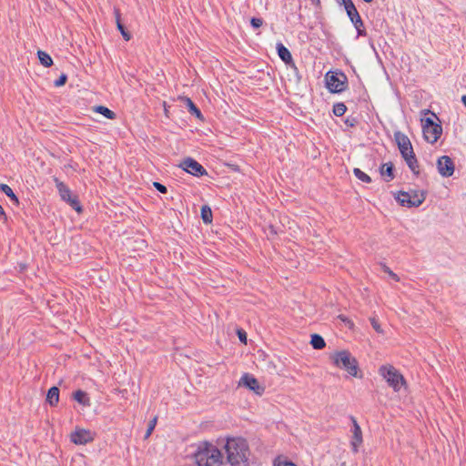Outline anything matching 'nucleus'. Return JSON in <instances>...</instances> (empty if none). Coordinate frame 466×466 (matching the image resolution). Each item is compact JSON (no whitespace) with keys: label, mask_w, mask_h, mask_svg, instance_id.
<instances>
[{"label":"nucleus","mask_w":466,"mask_h":466,"mask_svg":"<svg viewBox=\"0 0 466 466\" xmlns=\"http://www.w3.org/2000/svg\"><path fill=\"white\" fill-rule=\"evenodd\" d=\"M370 321H371V324H372V327L374 328V329L379 330V324H378L377 320L375 319V318H371Z\"/></svg>","instance_id":"obj_37"},{"label":"nucleus","mask_w":466,"mask_h":466,"mask_svg":"<svg viewBox=\"0 0 466 466\" xmlns=\"http://www.w3.org/2000/svg\"><path fill=\"white\" fill-rule=\"evenodd\" d=\"M277 50L279 56L281 58L282 61H284L287 64L292 61V56L290 52L281 43L277 44Z\"/></svg>","instance_id":"obj_21"},{"label":"nucleus","mask_w":466,"mask_h":466,"mask_svg":"<svg viewBox=\"0 0 466 466\" xmlns=\"http://www.w3.org/2000/svg\"><path fill=\"white\" fill-rule=\"evenodd\" d=\"M346 9L347 15L350 18L351 22L354 24L356 28H359L360 25H362L361 18L351 0H348L347 2L342 4Z\"/></svg>","instance_id":"obj_15"},{"label":"nucleus","mask_w":466,"mask_h":466,"mask_svg":"<svg viewBox=\"0 0 466 466\" xmlns=\"http://www.w3.org/2000/svg\"><path fill=\"white\" fill-rule=\"evenodd\" d=\"M397 202L402 206L407 208H418L420 207L426 198V193L424 191H399L397 196L395 197Z\"/></svg>","instance_id":"obj_6"},{"label":"nucleus","mask_w":466,"mask_h":466,"mask_svg":"<svg viewBox=\"0 0 466 466\" xmlns=\"http://www.w3.org/2000/svg\"><path fill=\"white\" fill-rule=\"evenodd\" d=\"M250 24L254 28H259L263 25V20L261 18L252 17Z\"/></svg>","instance_id":"obj_34"},{"label":"nucleus","mask_w":466,"mask_h":466,"mask_svg":"<svg viewBox=\"0 0 466 466\" xmlns=\"http://www.w3.org/2000/svg\"><path fill=\"white\" fill-rule=\"evenodd\" d=\"M347 110L346 106L343 103H337L333 106V113L335 116H341Z\"/></svg>","instance_id":"obj_29"},{"label":"nucleus","mask_w":466,"mask_h":466,"mask_svg":"<svg viewBox=\"0 0 466 466\" xmlns=\"http://www.w3.org/2000/svg\"><path fill=\"white\" fill-rule=\"evenodd\" d=\"M330 359L336 367L345 370L352 377H357V360L352 357V355L349 351L341 350L334 352L330 356Z\"/></svg>","instance_id":"obj_4"},{"label":"nucleus","mask_w":466,"mask_h":466,"mask_svg":"<svg viewBox=\"0 0 466 466\" xmlns=\"http://www.w3.org/2000/svg\"><path fill=\"white\" fill-rule=\"evenodd\" d=\"M437 168L441 176L450 177L454 173L455 165L451 157L444 155L438 158Z\"/></svg>","instance_id":"obj_10"},{"label":"nucleus","mask_w":466,"mask_h":466,"mask_svg":"<svg viewBox=\"0 0 466 466\" xmlns=\"http://www.w3.org/2000/svg\"><path fill=\"white\" fill-rule=\"evenodd\" d=\"M380 270L386 273L389 279L394 282L400 281V277L394 273L387 265L380 262Z\"/></svg>","instance_id":"obj_27"},{"label":"nucleus","mask_w":466,"mask_h":466,"mask_svg":"<svg viewBox=\"0 0 466 466\" xmlns=\"http://www.w3.org/2000/svg\"><path fill=\"white\" fill-rule=\"evenodd\" d=\"M350 420L352 421V429H351L352 439H351L350 443H351L353 451L357 452L359 447L362 443V432H361L360 427L358 424L356 419L354 417H351Z\"/></svg>","instance_id":"obj_14"},{"label":"nucleus","mask_w":466,"mask_h":466,"mask_svg":"<svg viewBox=\"0 0 466 466\" xmlns=\"http://www.w3.org/2000/svg\"><path fill=\"white\" fill-rule=\"evenodd\" d=\"M54 180L61 198L64 201H66L77 213H81L82 207L77 197L72 194L69 187L64 182L59 181L57 178H55Z\"/></svg>","instance_id":"obj_8"},{"label":"nucleus","mask_w":466,"mask_h":466,"mask_svg":"<svg viewBox=\"0 0 466 466\" xmlns=\"http://www.w3.org/2000/svg\"><path fill=\"white\" fill-rule=\"evenodd\" d=\"M239 385L249 389L250 390L254 391L258 395H262L264 392V387H262L259 384V382L254 376H252L248 373L244 374L240 378Z\"/></svg>","instance_id":"obj_13"},{"label":"nucleus","mask_w":466,"mask_h":466,"mask_svg":"<svg viewBox=\"0 0 466 466\" xmlns=\"http://www.w3.org/2000/svg\"><path fill=\"white\" fill-rule=\"evenodd\" d=\"M73 399L77 401L79 404L88 407L90 406V399L86 392L84 390H78L74 392Z\"/></svg>","instance_id":"obj_19"},{"label":"nucleus","mask_w":466,"mask_h":466,"mask_svg":"<svg viewBox=\"0 0 466 466\" xmlns=\"http://www.w3.org/2000/svg\"><path fill=\"white\" fill-rule=\"evenodd\" d=\"M422 133L424 139L430 143H436L442 134V126L436 123L431 117L421 119Z\"/></svg>","instance_id":"obj_7"},{"label":"nucleus","mask_w":466,"mask_h":466,"mask_svg":"<svg viewBox=\"0 0 466 466\" xmlns=\"http://www.w3.org/2000/svg\"><path fill=\"white\" fill-rule=\"evenodd\" d=\"M157 418L155 417L149 421L147 430L145 434L146 439H147L152 434V432L157 425Z\"/></svg>","instance_id":"obj_31"},{"label":"nucleus","mask_w":466,"mask_h":466,"mask_svg":"<svg viewBox=\"0 0 466 466\" xmlns=\"http://www.w3.org/2000/svg\"><path fill=\"white\" fill-rule=\"evenodd\" d=\"M179 99L185 104V106L187 107L188 111L192 115H195L199 119L202 118V114L200 110L196 106V105L189 97L180 96Z\"/></svg>","instance_id":"obj_18"},{"label":"nucleus","mask_w":466,"mask_h":466,"mask_svg":"<svg viewBox=\"0 0 466 466\" xmlns=\"http://www.w3.org/2000/svg\"><path fill=\"white\" fill-rule=\"evenodd\" d=\"M93 111L101 114L107 119H115L116 117V115L114 111L104 106H96L93 107Z\"/></svg>","instance_id":"obj_23"},{"label":"nucleus","mask_w":466,"mask_h":466,"mask_svg":"<svg viewBox=\"0 0 466 466\" xmlns=\"http://www.w3.org/2000/svg\"><path fill=\"white\" fill-rule=\"evenodd\" d=\"M238 337H239V339H240L241 341H243V342H245V343H246V341H247V336H246V332H245V331H243V330H239V331H238Z\"/></svg>","instance_id":"obj_36"},{"label":"nucleus","mask_w":466,"mask_h":466,"mask_svg":"<svg viewBox=\"0 0 466 466\" xmlns=\"http://www.w3.org/2000/svg\"><path fill=\"white\" fill-rule=\"evenodd\" d=\"M0 218H2L4 220H6L5 213L4 208H3V207L1 205H0Z\"/></svg>","instance_id":"obj_39"},{"label":"nucleus","mask_w":466,"mask_h":466,"mask_svg":"<svg viewBox=\"0 0 466 466\" xmlns=\"http://www.w3.org/2000/svg\"><path fill=\"white\" fill-rule=\"evenodd\" d=\"M194 459L198 466H220L223 463L220 450L208 441H203L198 446Z\"/></svg>","instance_id":"obj_2"},{"label":"nucleus","mask_w":466,"mask_h":466,"mask_svg":"<svg viewBox=\"0 0 466 466\" xmlns=\"http://www.w3.org/2000/svg\"><path fill=\"white\" fill-rule=\"evenodd\" d=\"M179 167L185 170L186 172L196 176V177H201L207 174L206 169L203 167L202 165H200L198 161H196L193 158H186L183 160Z\"/></svg>","instance_id":"obj_11"},{"label":"nucleus","mask_w":466,"mask_h":466,"mask_svg":"<svg viewBox=\"0 0 466 466\" xmlns=\"http://www.w3.org/2000/svg\"><path fill=\"white\" fill-rule=\"evenodd\" d=\"M66 80L67 76L66 74H61L59 78L55 81L54 85L56 87L63 86L66 83Z\"/></svg>","instance_id":"obj_33"},{"label":"nucleus","mask_w":466,"mask_h":466,"mask_svg":"<svg viewBox=\"0 0 466 466\" xmlns=\"http://www.w3.org/2000/svg\"><path fill=\"white\" fill-rule=\"evenodd\" d=\"M37 56H38V59H39L40 63L45 67H49V66H51L53 65V59L49 56V54H47L46 52L42 51V50H38L37 51Z\"/></svg>","instance_id":"obj_24"},{"label":"nucleus","mask_w":466,"mask_h":466,"mask_svg":"<svg viewBox=\"0 0 466 466\" xmlns=\"http://www.w3.org/2000/svg\"><path fill=\"white\" fill-rule=\"evenodd\" d=\"M310 344L316 350H322L326 346L324 339L319 334L311 335Z\"/></svg>","instance_id":"obj_25"},{"label":"nucleus","mask_w":466,"mask_h":466,"mask_svg":"<svg viewBox=\"0 0 466 466\" xmlns=\"http://www.w3.org/2000/svg\"><path fill=\"white\" fill-rule=\"evenodd\" d=\"M326 86L331 93H340L348 87V78L340 71H329L325 75Z\"/></svg>","instance_id":"obj_5"},{"label":"nucleus","mask_w":466,"mask_h":466,"mask_svg":"<svg viewBox=\"0 0 466 466\" xmlns=\"http://www.w3.org/2000/svg\"><path fill=\"white\" fill-rule=\"evenodd\" d=\"M224 450L227 461L231 466H248L250 450L246 439L242 437H227Z\"/></svg>","instance_id":"obj_1"},{"label":"nucleus","mask_w":466,"mask_h":466,"mask_svg":"<svg viewBox=\"0 0 466 466\" xmlns=\"http://www.w3.org/2000/svg\"><path fill=\"white\" fill-rule=\"evenodd\" d=\"M46 400L51 406H56L59 401V389L52 387L48 390Z\"/></svg>","instance_id":"obj_22"},{"label":"nucleus","mask_w":466,"mask_h":466,"mask_svg":"<svg viewBox=\"0 0 466 466\" xmlns=\"http://www.w3.org/2000/svg\"><path fill=\"white\" fill-rule=\"evenodd\" d=\"M274 466H297L295 463L287 461L286 459L279 457L275 462Z\"/></svg>","instance_id":"obj_32"},{"label":"nucleus","mask_w":466,"mask_h":466,"mask_svg":"<svg viewBox=\"0 0 466 466\" xmlns=\"http://www.w3.org/2000/svg\"><path fill=\"white\" fill-rule=\"evenodd\" d=\"M201 218L204 223L209 224L212 222V210L211 208L205 205L201 208Z\"/></svg>","instance_id":"obj_26"},{"label":"nucleus","mask_w":466,"mask_h":466,"mask_svg":"<svg viewBox=\"0 0 466 466\" xmlns=\"http://www.w3.org/2000/svg\"><path fill=\"white\" fill-rule=\"evenodd\" d=\"M422 113L424 115L431 114L435 118H437L439 120V117L437 116V115L434 112L431 111L430 109H425L422 111Z\"/></svg>","instance_id":"obj_38"},{"label":"nucleus","mask_w":466,"mask_h":466,"mask_svg":"<svg viewBox=\"0 0 466 466\" xmlns=\"http://www.w3.org/2000/svg\"><path fill=\"white\" fill-rule=\"evenodd\" d=\"M0 189L3 193H5L6 196H8L12 200L15 201L16 203L18 202L16 196L15 195L12 188L8 185L1 184Z\"/></svg>","instance_id":"obj_28"},{"label":"nucleus","mask_w":466,"mask_h":466,"mask_svg":"<svg viewBox=\"0 0 466 466\" xmlns=\"http://www.w3.org/2000/svg\"><path fill=\"white\" fill-rule=\"evenodd\" d=\"M380 376L385 380L387 385L391 388L394 392H399L402 387L407 388L408 386L407 380L402 373L393 365H381Z\"/></svg>","instance_id":"obj_3"},{"label":"nucleus","mask_w":466,"mask_h":466,"mask_svg":"<svg viewBox=\"0 0 466 466\" xmlns=\"http://www.w3.org/2000/svg\"><path fill=\"white\" fill-rule=\"evenodd\" d=\"M394 138L402 158L414 153L411 142L405 134L400 131H396L394 133Z\"/></svg>","instance_id":"obj_9"},{"label":"nucleus","mask_w":466,"mask_h":466,"mask_svg":"<svg viewBox=\"0 0 466 466\" xmlns=\"http://www.w3.org/2000/svg\"><path fill=\"white\" fill-rule=\"evenodd\" d=\"M461 103L463 104V106L466 107V95H463L461 96Z\"/></svg>","instance_id":"obj_40"},{"label":"nucleus","mask_w":466,"mask_h":466,"mask_svg":"<svg viewBox=\"0 0 466 466\" xmlns=\"http://www.w3.org/2000/svg\"><path fill=\"white\" fill-rule=\"evenodd\" d=\"M114 14H115V17H116V23L117 29L120 31L122 36L124 37V39L126 41L130 40L131 35L126 30V28L124 27V25H122V23L120 21V11L117 8H115Z\"/></svg>","instance_id":"obj_20"},{"label":"nucleus","mask_w":466,"mask_h":466,"mask_svg":"<svg viewBox=\"0 0 466 466\" xmlns=\"http://www.w3.org/2000/svg\"><path fill=\"white\" fill-rule=\"evenodd\" d=\"M153 186L161 193H167V187L159 182H154Z\"/></svg>","instance_id":"obj_35"},{"label":"nucleus","mask_w":466,"mask_h":466,"mask_svg":"<svg viewBox=\"0 0 466 466\" xmlns=\"http://www.w3.org/2000/svg\"><path fill=\"white\" fill-rule=\"evenodd\" d=\"M347 1H348V0H341V4H343V3L347 2Z\"/></svg>","instance_id":"obj_41"},{"label":"nucleus","mask_w":466,"mask_h":466,"mask_svg":"<svg viewBox=\"0 0 466 466\" xmlns=\"http://www.w3.org/2000/svg\"><path fill=\"white\" fill-rule=\"evenodd\" d=\"M70 440L76 445H85L94 441V434L89 430L76 428L70 434Z\"/></svg>","instance_id":"obj_12"},{"label":"nucleus","mask_w":466,"mask_h":466,"mask_svg":"<svg viewBox=\"0 0 466 466\" xmlns=\"http://www.w3.org/2000/svg\"><path fill=\"white\" fill-rule=\"evenodd\" d=\"M395 167L392 162H388L380 167V177H384L387 182H390L395 177Z\"/></svg>","instance_id":"obj_16"},{"label":"nucleus","mask_w":466,"mask_h":466,"mask_svg":"<svg viewBox=\"0 0 466 466\" xmlns=\"http://www.w3.org/2000/svg\"><path fill=\"white\" fill-rule=\"evenodd\" d=\"M353 173L357 178L363 182L370 183L371 181L370 177L360 168H354Z\"/></svg>","instance_id":"obj_30"},{"label":"nucleus","mask_w":466,"mask_h":466,"mask_svg":"<svg viewBox=\"0 0 466 466\" xmlns=\"http://www.w3.org/2000/svg\"><path fill=\"white\" fill-rule=\"evenodd\" d=\"M403 159L405 160L407 166L409 167L410 171L413 173V175L419 176L420 167H419V162H418L415 153H412V154L403 157Z\"/></svg>","instance_id":"obj_17"}]
</instances>
